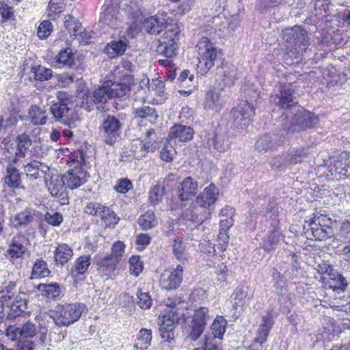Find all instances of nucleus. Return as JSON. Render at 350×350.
Returning a JSON list of instances; mask_svg holds the SVG:
<instances>
[{"mask_svg": "<svg viewBox=\"0 0 350 350\" xmlns=\"http://www.w3.org/2000/svg\"><path fill=\"white\" fill-rule=\"evenodd\" d=\"M280 125L287 133H295L305 131L319 123V118L314 113L296 109L293 113L282 114L279 118Z\"/></svg>", "mask_w": 350, "mask_h": 350, "instance_id": "f257e3e1", "label": "nucleus"}, {"mask_svg": "<svg viewBox=\"0 0 350 350\" xmlns=\"http://www.w3.org/2000/svg\"><path fill=\"white\" fill-rule=\"evenodd\" d=\"M200 55L198 68L201 75H204L215 64L221 62L222 53L207 38H202L197 44Z\"/></svg>", "mask_w": 350, "mask_h": 350, "instance_id": "f03ea898", "label": "nucleus"}, {"mask_svg": "<svg viewBox=\"0 0 350 350\" xmlns=\"http://www.w3.org/2000/svg\"><path fill=\"white\" fill-rule=\"evenodd\" d=\"M74 168L64 174L66 187L70 189H75L84 184L87 181L86 159L87 151L84 149H79L74 152Z\"/></svg>", "mask_w": 350, "mask_h": 350, "instance_id": "7ed1b4c3", "label": "nucleus"}, {"mask_svg": "<svg viewBox=\"0 0 350 350\" xmlns=\"http://www.w3.org/2000/svg\"><path fill=\"white\" fill-rule=\"evenodd\" d=\"M209 319L210 316L207 308L200 307L195 310L192 317H188L185 319L186 338L193 341L198 340L204 332Z\"/></svg>", "mask_w": 350, "mask_h": 350, "instance_id": "20e7f679", "label": "nucleus"}, {"mask_svg": "<svg viewBox=\"0 0 350 350\" xmlns=\"http://www.w3.org/2000/svg\"><path fill=\"white\" fill-rule=\"evenodd\" d=\"M82 310L79 304H69L57 305L54 310L49 311V317L58 327L68 326L77 321L81 315Z\"/></svg>", "mask_w": 350, "mask_h": 350, "instance_id": "39448f33", "label": "nucleus"}, {"mask_svg": "<svg viewBox=\"0 0 350 350\" xmlns=\"http://www.w3.org/2000/svg\"><path fill=\"white\" fill-rule=\"evenodd\" d=\"M270 102L280 109H284L282 114L293 113L296 109L299 108L298 100L295 96V90L290 84L280 85L278 92L270 96Z\"/></svg>", "mask_w": 350, "mask_h": 350, "instance_id": "423d86ee", "label": "nucleus"}, {"mask_svg": "<svg viewBox=\"0 0 350 350\" xmlns=\"http://www.w3.org/2000/svg\"><path fill=\"white\" fill-rule=\"evenodd\" d=\"M283 38L285 42L294 46L297 53H304L309 44L307 31L300 26L286 28L283 31Z\"/></svg>", "mask_w": 350, "mask_h": 350, "instance_id": "0eeeda50", "label": "nucleus"}, {"mask_svg": "<svg viewBox=\"0 0 350 350\" xmlns=\"http://www.w3.org/2000/svg\"><path fill=\"white\" fill-rule=\"evenodd\" d=\"M254 114V107L247 101L243 102L240 106L233 108L230 111L232 126L238 129H245L250 124Z\"/></svg>", "mask_w": 350, "mask_h": 350, "instance_id": "6e6552de", "label": "nucleus"}, {"mask_svg": "<svg viewBox=\"0 0 350 350\" xmlns=\"http://www.w3.org/2000/svg\"><path fill=\"white\" fill-rule=\"evenodd\" d=\"M285 139L283 133L270 132L258 139L255 144V148L260 153L273 151L281 146Z\"/></svg>", "mask_w": 350, "mask_h": 350, "instance_id": "1a4fd4ad", "label": "nucleus"}, {"mask_svg": "<svg viewBox=\"0 0 350 350\" xmlns=\"http://www.w3.org/2000/svg\"><path fill=\"white\" fill-rule=\"evenodd\" d=\"M198 183L191 176L186 177L173 191L175 200L181 202H189L198 192Z\"/></svg>", "mask_w": 350, "mask_h": 350, "instance_id": "9d476101", "label": "nucleus"}, {"mask_svg": "<svg viewBox=\"0 0 350 350\" xmlns=\"http://www.w3.org/2000/svg\"><path fill=\"white\" fill-rule=\"evenodd\" d=\"M184 267L178 265L176 268L165 270L161 275L160 285L165 290H175L180 287L183 280Z\"/></svg>", "mask_w": 350, "mask_h": 350, "instance_id": "9b49d317", "label": "nucleus"}, {"mask_svg": "<svg viewBox=\"0 0 350 350\" xmlns=\"http://www.w3.org/2000/svg\"><path fill=\"white\" fill-rule=\"evenodd\" d=\"M121 127L122 124L117 118L113 116H107L101 126L105 142L109 145L113 144L120 135Z\"/></svg>", "mask_w": 350, "mask_h": 350, "instance_id": "f8f14e48", "label": "nucleus"}, {"mask_svg": "<svg viewBox=\"0 0 350 350\" xmlns=\"http://www.w3.org/2000/svg\"><path fill=\"white\" fill-rule=\"evenodd\" d=\"M71 102L66 97L65 93L58 92L57 96V101L55 102L50 107L51 112L57 121L68 124V113L70 110L69 105Z\"/></svg>", "mask_w": 350, "mask_h": 350, "instance_id": "ddd939ff", "label": "nucleus"}, {"mask_svg": "<svg viewBox=\"0 0 350 350\" xmlns=\"http://www.w3.org/2000/svg\"><path fill=\"white\" fill-rule=\"evenodd\" d=\"M218 194V189L213 184H211L204 189L203 193L196 198V204L201 208L208 209V211H204V213L208 217L213 211L212 206L217 200Z\"/></svg>", "mask_w": 350, "mask_h": 350, "instance_id": "4468645a", "label": "nucleus"}, {"mask_svg": "<svg viewBox=\"0 0 350 350\" xmlns=\"http://www.w3.org/2000/svg\"><path fill=\"white\" fill-rule=\"evenodd\" d=\"M101 12L99 23L108 26L111 29L118 27L121 22L120 12L116 4H105Z\"/></svg>", "mask_w": 350, "mask_h": 350, "instance_id": "2eb2a0df", "label": "nucleus"}, {"mask_svg": "<svg viewBox=\"0 0 350 350\" xmlns=\"http://www.w3.org/2000/svg\"><path fill=\"white\" fill-rule=\"evenodd\" d=\"M27 295L24 293L16 295L13 301L5 304V320L14 319L20 317L27 309Z\"/></svg>", "mask_w": 350, "mask_h": 350, "instance_id": "dca6fc26", "label": "nucleus"}, {"mask_svg": "<svg viewBox=\"0 0 350 350\" xmlns=\"http://www.w3.org/2000/svg\"><path fill=\"white\" fill-rule=\"evenodd\" d=\"M143 101L141 105V101L135 98L133 103V114L135 118L146 119L151 124L156 123L159 115L155 108L150 107L144 104V98H142Z\"/></svg>", "mask_w": 350, "mask_h": 350, "instance_id": "f3484780", "label": "nucleus"}, {"mask_svg": "<svg viewBox=\"0 0 350 350\" xmlns=\"http://www.w3.org/2000/svg\"><path fill=\"white\" fill-rule=\"evenodd\" d=\"M206 144L211 152L219 154L227 151L230 146L229 138L225 133L215 132L209 135Z\"/></svg>", "mask_w": 350, "mask_h": 350, "instance_id": "a211bd4d", "label": "nucleus"}, {"mask_svg": "<svg viewBox=\"0 0 350 350\" xmlns=\"http://www.w3.org/2000/svg\"><path fill=\"white\" fill-rule=\"evenodd\" d=\"M180 319L179 314L170 311L167 314L163 317L161 323L160 325L159 331L162 338L167 341L173 339L175 324L178 323Z\"/></svg>", "mask_w": 350, "mask_h": 350, "instance_id": "6ab92c4d", "label": "nucleus"}, {"mask_svg": "<svg viewBox=\"0 0 350 350\" xmlns=\"http://www.w3.org/2000/svg\"><path fill=\"white\" fill-rule=\"evenodd\" d=\"M193 129L190 126L174 124L169 131L167 139L174 143L186 142L193 139Z\"/></svg>", "mask_w": 350, "mask_h": 350, "instance_id": "aec40b11", "label": "nucleus"}, {"mask_svg": "<svg viewBox=\"0 0 350 350\" xmlns=\"http://www.w3.org/2000/svg\"><path fill=\"white\" fill-rule=\"evenodd\" d=\"M64 27L68 31L71 36H75L79 40V43L83 42L85 45L88 44V37L85 29L82 30L81 23L77 21L71 15H66L64 17Z\"/></svg>", "mask_w": 350, "mask_h": 350, "instance_id": "412c9836", "label": "nucleus"}, {"mask_svg": "<svg viewBox=\"0 0 350 350\" xmlns=\"http://www.w3.org/2000/svg\"><path fill=\"white\" fill-rule=\"evenodd\" d=\"M120 262L106 255L103 259L98 262L97 270L101 276L106 279L113 278L117 275V270Z\"/></svg>", "mask_w": 350, "mask_h": 350, "instance_id": "4be33fe9", "label": "nucleus"}, {"mask_svg": "<svg viewBox=\"0 0 350 350\" xmlns=\"http://www.w3.org/2000/svg\"><path fill=\"white\" fill-rule=\"evenodd\" d=\"M223 103L220 90L213 88L206 92L203 105L204 108L206 110L219 111L221 109Z\"/></svg>", "mask_w": 350, "mask_h": 350, "instance_id": "5701e85b", "label": "nucleus"}, {"mask_svg": "<svg viewBox=\"0 0 350 350\" xmlns=\"http://www.w3.org/2000/svg\"><path fill=\"white\" fill-rule=\"evenodd\" d=\"M166 26V19L161 16L154 15L148 17L143 22V29L151 35H158Z\"/></svg>", "mask_w": 350, "mask_h": 350, "instance_id": "b1692460", "label": "nucleus"}, {"mask_svg": "<svg viewBox=\"0 0 350 350\" xmlns=\"http://www.w3.org/2000/svg\"><path fill=\"white\" fill-rule=\"evenodd\" d=\"M90 214L99 216L105 222L106 226H111L118 224L119 217L110 208H107L101 204H94L92 207Z\"/></svg>", "mask_w": 350, "mask_h": 350, "instance_id": "393cba45", "label": "nucleus"}, {"mask_svg": "<svg viewBox=\"0 0 350 350\" xmlns=\"http://www.w3.org/2000/svg\"><path fill=\"white\" fill-rule=\"evenodd\" d=\"M271 313V310H269L267 315L262 316V323L259 326L257 336L254 340L255 342L262 345L266 342L269 333L273 325V317Z\"/></svg>", "mask_w": 350, "mask_h": 350, "instance_id": "a878e982", "label": "nucleus"}, {"mask_svg": "<svg viewBox=\"0 0 350 350\" xmlns=\"http://www.w3.org/2000/svg\"><path fill=\"white\" fill-rule=\"evenodd\" d=\"M329 280L325 282L329 288L337 293L344 292L348 285L347 278L337 271L330 270Z\"/></svg>", "mask_w": 350, "mask_h": 350, "instance_id": "bb28decb", "label": "nucleus"}, {"mask_svg": "<svg viewBox=\"0 0 350 350\" xmlns=\"http://www.w3.org/2000/svg\"><path fill=\"white\" fill-rule=\"evenodd\" d=\"M128 42L127 38L122 35L119 40H114L107 44L105 47L106 53L111 58L122 55L126 49Z\"/></svg>", "mask_w": 350, "mask_h": 350, "instance_id": "cd10ccee", "label": "nucleus"}, {"mask_svg": "<svg viewBox=\"0 0 350 350\" xmlns=\"http://www.w3.org/2000/svg\"><path fill=\"white\" fill-rule=\"evenodd\" d=\"M217 74L221 77V79L224 85H231L237 79V68L232 64H222L221 68L217 66Z\"/></svg>", "mask_w": 350, "mask_h": 350, "instance_id": "c85d7f7f", "label": "nucleus"}, {"mask_svg": "<svg viewBox=\"0 0 350 350\" xmlns=\"http://www.w3.org/2000/svg\"><path fill=\"white\" fill-rule=\"evenodd\" d=\"M5 184L10 188H20L21 184V173L12 164L6 167V175L4 178Z\"/></svg>", "mask_w": 350, "mask_h": 350, "instance_id": "c756f323", "label": "nucleus"}, {"mask_svg": "<svg viewBox=\"0 0 350 350\" xmlns=\"http://www.w3.org/2000/svg\"><path fill=\"white\" fill-rule=\"evenodd\" d=\"M309 229H308L305 233H310L312 237L316 241H324L330 238L333 234L332 229H327L325 228L320 227L315 221H310L308 223Z\"/></svg>", "mask_w": 350, "mask_h": 350, "instance_id": "7c9ffc66", "label": "nucleus"}, {"mask_svg": "<svg viewBox=\"0 0 350 350\" xmlns=\"http://www.w3.org/2000/svg\"><path fill=\"white\" fill-rule=\"evenodd\" d=\"M46 185L50 193L53 196H60L66 184L64 181V175H52L49 180L46 181Z\"/></svg>", "mask_w": 350, "mask_h": 350, "instance_id": "2f4dec72", "label": "nucleus"}, {"mask_svg": "<svg viewBox=\"0 0 350 350\" xmlns=\"http://www.w3.org/2000/svg\"><path fill=\"white\" fill-rule=\"evenodd\" d=\"M174 176L171 174L163 180V185H154L149 192V201L152 204H157L163 198L165 193V187L169 186V182L174 180Z\"/></svg>", "mask_w": 350, "mask_h": 350, "instance_id": "473e14b6", "label": "nucleus"}, {"mask_svg": "<svg viewBox=\"0 0 350 350\" xmlns=\"http://www.w3.org/2000/svg\"><path fill=\"white\" fill-rule=\"evenodd\" d=\"M72 249L66 243L59 244L54 252L55 261L57 265H64L72 256Z\"/></svg>", "mask_w": 350, "mask_h": 350, "instance_id": "72a5a7b5", "label": "nucleus"}, {"mask_svg": "<svg viewBox=\"0 0 350 350\" xmlns=\"http://www.w3.org/2000/svg\"><path fill=\"white\" fill-rule=\"evenodd\" d=\"M281 231L278 228L273 227L270 231L267 239H264L261 243V247L267 252L269 253L275 250L281 238Z\"/></svg>", "mask_w": 350, "mask_h": 350, "instance_id": "f704fd0d", "label": "nucleus"}, {"mask_svg": "<svg viewBox=\"0 0 350 350\" xmlns=\"http://www.w3.org/2000/svg\"><path fill=\"white\" fill-rule=\"evenodd\" d=\"M227 324V321L224 317L217 316L211 325V337L219 341L222 340L226 332Z\"/></svg>", "mask_w": 350, "mask_h": 350, "instance_id": "c9c22d12", "label": "nucleus"}, {"mask_svg": "<svg viewBox=\"0 0 350 350\" xmlns=\"http://www.w3.org/2000/svg\"><path fill=\"white\" fill-rule=\"evenodd\" d=\"M108 95L111 98H121L126 95L131 90L130 86L125 83H111L106 82Z\"/></svg>", "mask_w": 350, "mask_h": 350, "instance_id": "e433bc0d", "label": "nucleus"}, {"mask_svg": "<svg viewBox=\"0 0 350 350\" xmlns=\"http://www.w3.org/2000/svg\"><path fill=\"white\" fill-rule=\"evenodd\" d=\"M55 59L56 63L59 64L60 67L72 68L75 65L74 54L70 47L62 49Z\"/></svg>", "mask_w": 350, "mask_h": 350, "instance_id": "4c0bfd02", "label": "nucleus"}, {"mask_svg": "<svg viewBox=\"0 0 350 350\" xmlns=\"http://www.w3.org/2000/svg\"><path fill=\"white\" fill-rule=\"evenodd\" d=\"M16 154L18 157H25L32 145L30 136L25 133L18 135L16 137Z\"/></svg>", "mask_w": 350, "mask_h": 350, "instance_id": "58836bf2", "label": "nucleus"}, {"mask_svg": "<svg viewBox=\"0 0 350 350\" xmlns=\"http://www.w3.org/2000/svg\"><path fill=\"white\" fill-rule=\"evenodd\" d=\"M16 293V283L10 282L8 285L0 291V304H1L2 311L5 312V304H10Z\"/></svg>", "mask_w": 350, "mask_h": 350, "instance_id": "ea45409f", "label": "nucleus"}, {"mask_svg": "<svg viewBox=\"0 0 350 350\" xmlns=\"http://www.w3.org/2000/svg\"><path fill=\"white\" fill-rule=\"evenodd\" d=\"M38 289L42 295L48 299H56L61 293L59 285L57 283L40 284Z\"/></svg>", "mask_w": 350, "mask_h": 350, "instance_id": "a19ab883", "label": "nucleus"}, {"mask_svg": "<svg viewBox=\"0 0 350 350\" xmlns=\"http://www.w3.org/2000/svg\"><path fill=\"white\" fill-rule=\"evenodd\" d=\"M88 270V256H81L75 261V266L71 269L70 273L72 277L75 281L81 280V276Z\"/></svg>", "mask_w": 350, "mask_h": 350, "instance_id": "79ce46f5", "label": "nucleus"}, {"mask_svg": "<svg viewBox=\"0 0 350 350\" xmlns=\"http://www.w3.org/2000/svg\"><path fill=\"white\" fill-rule=\"evenodd\" d=\"M187 243L183 242L182 239L177 238L174 240L172 244V252L176 258L183 263L187 261L188 254L187 252Z\"/></svg>", "mask_w": 350, "mask_h": 350, "instance_id": "37998d69", "label": "nucleus"}, {"mask_svg": "<svg viewBox=\"0 0 350 350\" xmlns=\"http://www.w3.org/2000/svg\"><path fill=\"white\" fill-rule=\"evenodd\" d=\"M75 96L77 105L88 109V87L85 82H78Z\"/></svg>", "mask_w": 350, "mask_h": 350, "instance_id": "c03bdc74", "label": "nucleus"}, {"mask_svg": "<svg viewBox=\"0 0 350 350\" xmlns=\"http://www.w3.org/2000/svg\"><path fill=\"white\" fill-rule=\"evenodd\" d=\"M152 332L150 329H142L139 331L137 342L133 345L136 350H146L150 345Z\"/></svg>", "mask_w": 350, "mask_h": 350, "instance_id": "a18cd8bd", "label": "nucleus"}, {"mask_svg": "<svg viewBox=\"0 0 350 350\" xmlns=\"http://www.w3.org/2000/svg\"><path fill=\"white\" fill-rule=\"evenodd\" d=\"M158 47L161 53L166 58H172L177 55L178 45L175 41L160 40Z\"/></svg>", "mask_w": 350, "mask_h": 350, "instance_id": "49530a36", "label": "nucleus"}, {"mask_svg": "<svg viewBox=\"0 0 350 350\" xmlns=\"http://www.w3.org/2000/svg\"><path fill=\"white\" fill-rule=\"evenodd\" d=\"M31 71L33 74L35 80L40 82L50 80L53 75V72L51 68L41 65L33 66Z\"/></svg>", "mask_w": 350, "mask_h": 350, "instance_id": "de8ad7c7", "label": "nucleus"}, {"mask_svg": "<svg viewBox=\"0 0 350 350\" xmlns=\"http://www.w3.org/2000/svg\"><path fill=\"white\" fill-rule=\"evenodd\" d=\"M165 29H166V31L164 33L163 40L176 42L179 39L180 29L176 23H168L167 20H166V26H165Z\"/></svg>", "mask_w": 350, "mask_h": 350, "instance_id": "09e8293b", "label": "nucleus"}, {"mask_svg": "<svg viewBox=\"0 0 350 350\" xmlns=\"http://www.w3.org/2000/svg\"><path fill=\"white\" fill-rule=\"evenodd\" d=\"M29 118L31 122L35 125H42L46 122L47 117L43 111L38 106H32L29 111Z\"/></svg>", "mask_w": 350, "mask_h": 350, "instance_id": "8fccbe9b", "label": "nucleus"}, {"mask_svg": "<svg viewBox=\"0 0 350 350\" xmlns=\"http://www.w3.org/2000/svg\"><path fill=\"white\" fill-rule=\"evenodd\" d=\"M50 274V271L47 268L46 262L42 259L37 260L33 265L31 278H44Z\"/></svg>", "mask_w": 350, "mask_h": 350, "instance_id": "3c124183", "label": "nucleus"}, {"mask_svg": "<svg viewBox=\"0 0 350 350\" xmlns=\"http://www.w3.org/2000/svg\"><path fill=\"white\" fill-rule=\"evenodd\" d=\"M197 208L189 207L187 208L183 213V217L187 220L196 223L198 226L202 224L204 220L209 217L206 214L199 216L197 213Z\"/></svg>", "mask_w": 350, "mask_h": 350, "instance_id": "603ef678", "label": "nucleus"}, {"mask_svg": "<svg viewBox=\"0 0 350 350\" xmlns=\"http://www.w3.org/2000/svg\"><path fill=\"white\" fill-rule=\"evenodd\" d=\"M155 215L152 211H147L138 219V224L144 230L150 229L157 225Z\"/></svg>", "mask_w": 350, "mask_h": 350, "instance_id": "864d4df0", "label": "nucleus"}, {"mask_svg": "<svg viewBox=\"0 0 350 350\" xmlns=\"http://www.w3.org/2000/svg\"><path fill=\"white\" fill-rule=\"evenodd\" d=\"M307 151L304 148L297 149L295 152L284 154V159L288 165H295L301 163L307 156Z\"/></svg>", "mask_w": 350, "mask_h": 350, "instance_id": "5fc2aeb1", "label": "nucleus"}, {"mask_svg": "<svg viewBox=\"0 0 350 350\" xmlns=\"http://www.w3.org/2000/svg\"><path fill=\"white\" fill-rule=\"evenodd\" d=\"M41 166L42 163L36 161H33L25 165L24 166V171L27 178L31 180L40 178V167Z\"/></svg>", "mask_w": 350, "mask_h": 350, "instance_id": "6e6d98bb", "label": "nucleus"}, {"mask_svg": "<svg viewBox=\"0 0 350 350\" xmlns=\"http://www.w3.org/2000/svg\"><path fill=\"white\" fill-rule=\"evenodd\" d=\"M25 247L14 238L9 245L8 253L12 258H19L25 254Z\"/></svg>", "mask_w": 350, "mask_h": 350, "instance_id": "4d7b16f0", "label": "nucleus"}, {"mask_svg": "<svg viewBox=\"0 0 350 350\" xmlns=\"http://www.w3.org/2000/svg\"><path fill=\"white\" fill-rule=\"evenodd\" d=\"M234 296V304L235 305H243L245 299L247 298L251 299V297L248 295V287L246 286H239L233 293Z\"/></svg>", "mask_w": 350, "mask_h": 350, "instance_id": "13d9d810", "label": "nucleus"}, {"mask_svg": "<svg viewBox=\"0 0 350 350\" xmlns=\"http://www.w3.org/2000/svg\"><path fill=\"white\" fill-rule=\"evenodd\" d=\"M125 245L121 241L116 242L111 247V254L109 257L120 263L124 254Z\"/></svg>", "mask_w": 350, "mask_h": 350, "instance_id": "bf43d9fd", "label": "nucleus"}, {"mask_svg": "<svg viewBox=\"0 0 350 350\" xmlns=\"http://www.w3.org/2000/svg\"><path fill=\"white\" fill-rule=\"evenodd\" d=\"M129 271L131 274L135 276L139 275L143 270V262L140 260L139 256H131L129 259Z\"/></svg>", "mask_w": 350, "mask_h": 350, "instance_id": "052dcab7", "label": "nucleus"}, {"mask_svg": "<svg viewBox=\"0 0 350 350\" xmlns=\"http://www.w3.org/2000/svg\"><path fill=\"white\" fill-rule=\"evenodd\" d=\"M109 98H110V97L109 95H108L106 85L98 88L94 92L93 101L95 103H105Z\"/></svg>", "mask_w": 350, "mask_h": 350, "instance_id": "680f3d73", "label": "nucleus"}, {"mask_svg": "<svg viewBox=\"0 0 350 350\" xmlns=\"http://www.w3.org/2000/svg\"><path fill=\"white\" fill-rule=\"evenodd\" d=\"M52 23L49 21H43L38 28L37 34L41 39L47 38L52 31Z\"/></svg>", "mask_w": 350, "mask_h": 350, "instance_id": "e2e57ef3", "label": "nucleus"}, {"mask_svg": "<svg viewBox=\"0 0 350 350\" xmlns=\"http://www.w3.org/2000/svg\"><path fill=\"white\" fill-rule=\"evenodd\" d=\"M20 332L23 338H32L36 335V327L34 323L27 321L20 327Z\"/></svg>", "mask_w": 350, "mask_h": 350, "instance_id": "0e129e2a", "label": "nucleus"}, {"mask_svg": "<svg viewBox=\"0 0 350 350\" xmlns=\"http://www.w3.org/2000/svg\"><path fill=\"white\" fill-rule=\"evenodd\" d=\"M164 83L158 79H153L151 85L148 86V91L154 92L158 96L163 97L165 96Z\"/></svg>", "mask_w": 350, "mask_h": 350, "instance_id": "69168bd1", "label": "nucleus"}, {"mask_svg": "<svg viewBox=\"0 0 350 350\" xmlns=\"http://www.w3.org/2000/svg\"><path fill=\"white\" fill-rule=\"evenodd\" d=\"M310 221H315L318 226L320 227L325 228L328 229H332V221L330 218L325 215H314L312 219Z\"/></svg>", "mask_w": 350, "mask_h": 350, "instance_id": "338daca9", "label": "nucleus"}, {"mask_svg": "<svg viewBox=\"0 0 350 350\" xmlns=\"http://www.w3.org/2000/svg\"><path fill=\"white\" fill-rule=\"evenodd\" d=\"M220 343L219 340H215L211 336H206L203 347L204 350H223Z\"/></svg>", "mask_w": 350, "mask_h": 350, "instance_id": "774afa93", "label": "nucleus"}]
</instances>
